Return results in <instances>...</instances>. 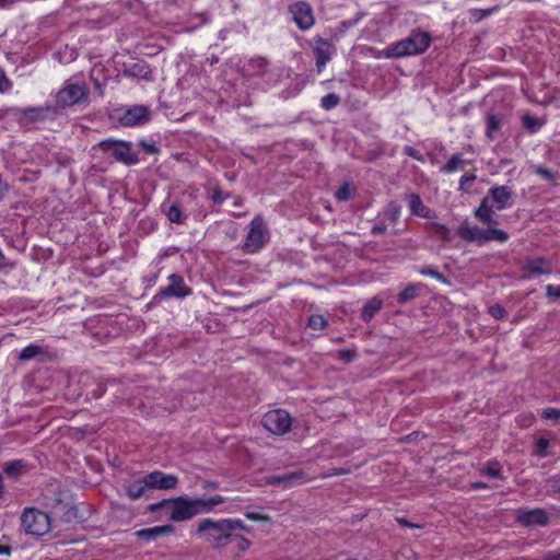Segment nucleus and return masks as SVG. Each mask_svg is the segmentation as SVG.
I'll list each match as a JSON object with an SVG mask.
<instances>
[{"label":"nucleus","instance_id":"20e7f679","mask_svg":"<svg viewBox=\"0 0 560 560\" xmlns=\"http://www.w3.org/2000/svg\"><path fill=\"white\" fill-rule=\"evenodd\" d=\"M168 284L161 288L147 304L148 308H152L159 304H161L164 300L168 299H185L189 296L192 291L189 288L183 276L178 273H172L167 277Z\"/></svg>","mask_w":560,"mask_h":560},{"label":"nucleus","instance_id":"de8ad7c7","mask_svg":"<svg viewBox=\"0 0 560 560\" xmlns=\"http://www.w3.org/2000/svg\"><path fill=\"white\" fill-rule=\"evenodd\" d=\"M534 172L547 180H552L555 178L553 173L542 165L535 166Z\"/></svg>","mask_w":560,"mask_h":560},{"label":"nucleus","instance_id":"c756f323","mask_svg":"<svg viewBox=\"0 0 560 560\" xmlns=\"http://www.w3.org/2000/svg\"><path fill=\"white\" fill-rule=\"evenodd\" d=\"M42 353H43V348L40 346L31 343L20 351L18 359L20 361H28Z\"/></svg>","mask_w":560,"mask_h":560},{"label":"nucleus","instance_id":"774afa93","mask_svg":"<svg viewBox=\"0 0 560 560\" xmlns=\"http://www.w3.org/2000/svg\"><path fill=\"white\" fill-rule=\"evenodd\" d=\"M3 261H4V255H3L2 250L0 249V268H2L4 266Z\"/></svg>","mask_w":560,"mask_h":560},{"label":"nucleus","instance_id":"cd10ccee","mask_svg":"<svg viewBox=\"0 0 560 560\" xmlns=\"http://www.w3.org/2000/svg\"><path fill=\"white\" fill-rule=\"evenodd\" d=\"M465 160L462 154L456 153L453 154L450 160L441 167V173L444 174H453L459 170H463L465 166Z\"/></svg>","mask_w":560,"mask_h":560},{"label":"nucleus","instance_id":"423d86ee","mask_svg":"<svg viewBox=\"0 0 560 560\" xmlns=\"http://www.w3.org/2000/svg\"><path fill=\"white\" fill-rule=\"evenodd\" d=\"M267 242V229L261 215H256L249 222L247 235L242 244V250L247 254L259 252Z\"/></svg>","mask_w":560,"mask_h":560},{"label":"nucleus","instance_id":"f704fd0d","mask_svg":"<svg viewBox=\"0 0 560 560\" xmlns=\"http://www.w3.org/2000/svg\"><path fill=\"white\" fill-rule=\"evenodd\" d=\"M482 472L491 478L502 477L501 465L499 462L495 460L488 462L485 468L482 469Z\"/></svg>","mask_w":560,"mask_h":560},{"label":"nucleus","instance_id":"2f4dec72","mask_svg":"<svg viewBox=\"0 0 560 560\" xmlns=\"http://www.w3.org/2000/svg\"><path fill=\"white\" fill-rule=\"evenodd\" d=\"M25 467L26 463L23 459H15L8 463L3 470L8 476L18 478Z\"/></svg>","mask_w":560,"mask_h":560},{"label":"nucleus","instance_id":"864d4df0","mask_svg":"<svg viewBox=\"0 0 560 560\" xmlns=\"http://www.w3.org/2000/svg\"><path fill=\"white\" fill-rule=\"evenodd\" d=\"M476 179V175L474 173L463 175L459 179V187L458 189L462 191H468V188L466 187V184L469 182H474Z\"/></svg>","mask_w":560,"mask_h":560},{"label":"nucleus","instance_id":"4d7b16f0","mask_svg":"<svg viewBox=\"0 0 560 560\" xmlns=\"http://www.w3.org/2000/svg\"><path fill=\"white\" fill-rule=\"evenodd\" d=\"M541 560H560V551H547Z\"/></svg>","mask_w":560,"mask_h":560},{"label":"nucleus","instance_id":"6ab92c4d","mask_svg":"<svg viewBox=\"0 0 560 560\" xmlns=\"http://www.w3.org/2000/svg\"><path fill=\"white\" fill-rule=\"evenodd\" d=\"M124 75L128 78H136L141 80H151L152 70L147 61L138 60L124 69Z\"/></svg>","mask_w":560,"mask_h":560},{"label":"nucleus","instance_id":"0e129e2a","mask_svg":"<svg viewBox=\"0 0 560 560\" xmlns=\"http://www.w3.org/2000/svg\"><path fill=\"white\" fill-rule=\"evenodd\" d=\"M11 553V547L5 545H0V556L3 555H10Z\"/></svg>","mask_w":560,"mask_h":560},{"label":"nucleus","instance_id":"a211bd4d","mask_svg":"<svg viewBox=\"0 0 560 560\" xmlns=\"http://www.w3.org/2000/svg\"><path fill=\"white\" fill-rule=\"evenodd\" d=\"M52 113L50 107H24L18 109V115L21 120L27 122L43 121L48 115Z\"/></svg>","mask_w":560,"mask_h":560},{"label":"nucleus","instance_id":"f257e3e1","mask_svg":"<svg viewBox=\"0 0 560 560\" xmlns=\"http://www.w3.org/2000/svg\"><path fill=\"white\" fill-rule=\"evenodd\" d=\"M225 498L215 494L208 499H191L188 495H180L171 500H162L149 506V511L155 512L163 506L170 510V518L174 522H184L191 520L196 515L210 513L219 504H222Z\"/></svg>","mask_w":560,"mask_h":560},{"label":"nucleus","instance_id":"5701e85b","mask_svg":"<svg viewBox=\"0 0 560 560\" xmlns=\"http://www.w3.org/2000/svg\"><path fill=\"white\" fill-rule=\"evenodd\" d=\"M476 219L480 220L487 225H497L495 212L489 205V198L486 197L481 200L479 207L475 210Z\"/></svg>","mask_w":560,"mask_h":560},{"label":"nucleus","instance_id":"4468645a","mask_svg":"<svg viewBox=\"0 0 560 560\" xmlns=\"http://www.w3.org/2000/svg\"><path fill=\"white\" fill-rule=\"evenodd\" d=\"M314 40V55L316 67L318 72H320L326 67L327 62L331 59V56L335 52V47L330 40L319 36L315 37Z\"/></svg>","mask_w":560,"mask_h":560},{"label":"nucleus","instance_id":"72a5a7b5","mask_svg":"<svg viewBox=\"0 0 560 560\" xmlns=\"http://www.w3.org/2000/svg\"><path fill=\"white\" fill-rule=\"evenodd\" d=\"M166 215L172 223L176 224H182L186 220V217L182 213V210L176 205H172L168 208Z\"/></svg>","mask_w":560,"mask_h":560},{"label":"nucleus","instance_id":"338daca9","mask_svg":"<svg viewBox=\"0 0 560 560\" xmlns=\"http://www.w3.org/2000/svg\"><path fill=\"white\" fill-rule=\"evenodd\" d=\"M3 494H4V485H3L2 475L0 474V499L3 498Z\"/></svg>","mask_w":560,"mask_h":560},{"label":"nucleus","instance_id":"9d476101","mask_svg":"<svg viewBox=\"0 0 560 560\" xmlns=\"http://www.w3.org/2000/svg\"><path fill=\"white\" fill-rule=\"evenodd\" d=\"M292 21L300 31H308L315 24V15L312 5L306 1H295L288 7Z\"/></svg>","mask_w":560,"mask_h":560},{"label":"nucleus","instance_id":"f3484780","mask_svg":"<svg viewBox=\"0 0 560 560\" xmlns=\"http://www.w3.org/2000/svg\"><path fill=\"white\" fill-rule=\"evenodd\" d=\"M523 270L532 276L550 275L552 272L550 261L544 257L527 258L524 261Z\"/></svg>","mask_w":560,"mask_h":560},{"label":"nucleus","instance_id":"e2e57ef3","mask_svg":"<svg viewBox=\"0 0 560 560\" xmlns=\"http://www.w3.org/2000/svg\"><path fill=\"white\" fill-rule=\"evenodd\" d=\"M488 488H489L488 485L485 482H481V481L471 483V489H474V490L488 489Z\"/></svg>","mask_w":560,"mask_h":560},{"label":"nucleus","instance_id":"6e6d98bb","mask_svg":"<svg viewBox=\"0 0 560 560\" xmlns=\"http://www.w3.org/2000/svg\"><path fill=\"white\" fill-rule=\"evenodd\" d=\"M387 230V224L386 222L383 220L382 222L373 225L371 232L372 234L376 235V234H384Z\"/></svg>","mask_w":560,"mask_h":560},{"label":"nucleus","instance_id":"e433bc0d","mask_svg":"<svg viewBox=\"0 0 560 560\" xmlns=\"http://www.w3.org/2000/svg\"><path fill=\"white\" fill-rule=\"evenodd\" d=\"M340 102V97L335 94V93H329L327 95H325L324 97H322L320 100V106L326 109V110H330L332 108H335Z\"/></svg>","mask_w":560,"mask_h":560},{"label":"nucleus","instance_id":"ddd939ff","mask_svg":"<svg viewBox=\"0 0 560 560\" xmlns=\"http://www.w3.org/2000/svg\"><path fill=\"white\" fill-rule=\"evenodd\" d=\"M179 479L176 475L154 470L147 475V485L151 489L173 490L178 486Z\"/></svg>","mask_w":560,"mask_h":560},{"label":"nucleus","instance_id":"39448f33","mask_svg":"<svg viewBox=\"0 0 560 560\" xmlns=\"http://www.w3.org/2000/svg\"><path fill=\"white\" fill-rule=\"evenodd\" d=\"M21 525L25 534L43 536L50 529V517L35 508H27L21 515Z\"/></svg>","mask_w":560,"mask_h":560},{"label":"nucleus","instance_id":"aec40b11","mask_svg":"<svg viewBox=\"0 0 560 560\" xmlns=\"http://www.w3.org/2000/svg\"><path fill=\"white\" fill-rule=\"evenodd\" d=\"M482 233L483 229L471 225L467 220L457 229V235L468 243L477 242L478 244H481Z\"/></svg>","mask_w":560,"mask_h":560},{"label":"nucleus","instance_id":"c03bdc74","mask_svg":"<svg viewBox=\"0 0 560 560\" xmlns=\"http://www.w3.org/2000/svg\"><path fill=\"white\" fill-rule=\"evenodd\" d=\"M541 418L546 420H558L560 419V410L556 408H545L541 412Z\"/></svg>","mask_w":560,"mask_h":560},{"label":"nucleus","instance_id":"37998d69","mask_svg":"<svg viewBox=\"0 0 560 560\" xmlns=\"http://www.w3.org/2000/svg\"><path fill=\"white\" fill-rule=\"evenodd\" d=\"M232 542H236V546H237L238 550H241V551L248 549L250 546V542L247 538L236 534L235 532H234V538L232 539Z\"/></svg>","mask_w":560,"mask_h":560},{"label":"nucleus","instance_id":"f8f14e48","mask_svg":"<svg viewBox=\"0 0 560 560\" xmlns=\"http://www.w3.org/2000/svg\"><path fill=\"white\" fill-rule=\"evenodd\" d=\"M307 481H311V478H308L306 474L301 469L283 475L269 476L266 478L267 485L279 486L282 489H290L294 486L303 485Z\"/></svg>","mask_w":560,"mask_h":560},{"label":"nucleus","instance_id":"49530a36","mask_svg":"<svg viewBox=\"0 0 560 560\" xmlns=\"http://www.w3.org/2000/svg\"><path fill=\"white\" fill-rule=\"evenodd\" d=\"M355 351L350 349H341L338 351V357L345 362L350 363L355 358Z\"/></svg>","mask_w":560,"mask_h":560},{"label":"nucleus","instance_id":"a878e982","mask_svg":"<svg viewBox=\"0 0 560 560\" xmlns=\"http://www.w3.org/2000/svg\"><path fill=\"white\" fill-rule=\"evenodd\" d=\"M502 128V118L497 114H488L486 117V137L492 141L499 137Z\"/></svg>","mask_w":560,"mask_h":560},{"label":"nucleus","instance_id":"052dcab7","mask_svg":"<svg viewBox=\"0 0 560 560\" xmlns=\"http://www.w3.org/2000/svg\"><path fill=\"white\" fill-rule=\"evenodd\" d=\"M549 446V441L547 439L540 438L537 441V447L540 452H544Z\"/></svg>","mask_w":560,"mask_h":560},{"label":"nucleus","instance_id":"473e14b6","mask_svg":"<svg viewBox=\"0 0 560 560\" xmlns=\"http://www.w3.org/2000/svg\"><path fill=\"white\" fill-rule=\"evenodd\" d=\"M419 287L416 284L407 285L398 295V303L405 304L417 296Z\"/></svg>","mask_w":560,"mask_h":560},{"label":"nucleus","instance_id":"9b49d317","mask_svg":"<svg viewBox=\"0 0 560 560\" xmlns=\"http://www.w3.org/2000/svg\"><path fill=\"white\" fill-rule=\"evenodd\" d=\"M516 521L526 527L547 526L550 517L541 508L536 509H518L515 512Z\"/></svg>","mask_w":560,"mask_h":560},{"label":"nucleus","instance_id":"dca6fc26","mask_svg":"<svg viewBox=\"0 0 560 560\" xmlns=\"http://www.w3.org/2000/svg\"><path fill=\"white\" fill-rule=\"evenodd\" d=\"M406 200L408 202V207L412 215H417L428 220L436 219V213L423 203L422 199L418 194L412 192L406 195Z\"/></svg>","mask_w":560,"mask_h":560},{"label":"nucleus","instance_id":"a18cd8bd","mask_svg":"<svg viewBox=\"0 0 560 560\" xmlns=\"http://www.w3.org/2000/svg\"><path fill=\"white\" fill-rule=\"evenodd\" d=\"M404 153L410 158H412L413 160L416 161H419V162H424V158L423 155L417 150L415 149L413 147H410V145H406L404 148Z\"/></svg>","mask_w":560,"mask_h":560},{"label":"nucleus","instance_id":"69168bd1","mask_svg":"<svg viewBox=\"0 0 560 560\" xmlns=\"http://www.w3.org/2000/svg\"><path fill=\"white\" fill-rule=\"evenodd\" d=\"M7 191H8V186L5 184L0 183V200L5 197Z\"/></svg>","mask_w":560,"mask_h":560},{"label":"nucleus","instance_id":"7ed1b4c3","mask_svg":"<svg viewBox=\"0 0 560 560\" xmlns=\"http://www.w3.org/2000/svg\"><path fill=\"white\" fill-rule=\"evenodd\" d=\"M431 35L424 31H412L402 38L384 49L385 58H402L423 54L431 44Z\"/></svg>","mask_w":560,"mask_h":560},{"label":"nucleus","instance_id":"412c9836","mask_svg":"<svg viewBox=\"0 0 560 560\" xmlns=\"http://www.w3.org/2000/svg\"><path fill=\"white\" fill-rule=\"evenodd\" d=\"M493 202L498 203L497 209L503 210L511 206L512 190L508 186H497L489 190Z\"/></svg>","mask_w":560,"mask_h":560},{"label":"nucleus","instance_id":"393cba45","mask_svg":"<svg viewBox=\"0 0 560 560\" xmlns=\"http://www.w3.org/2000/svg\"><path fill=\"white\" fill-rule=\"evenodd\" d=\"M383 299L381 296H373L362 307L361 318L363 322L369 323L373 316L383 307Z\"/></svg>","mask_w":560,"mask_h":560},{"label":"nucleus","instance_id":"8fccbe9b","mask_svg":"<svg viewBox=\"0 0 560 560\" xmlns=\"http://www.w3.org/2000/svg\"><path fill=\"white\" fill-rule=\"evenodd\" d=\"M12 83L5 75L4 71L0 69V93L8 92L11 90Z\"/></svg>","mask_w":560,"mask_h":560},{"label":"nucleus","instance_id":"1a4fd4ad","mask_svg":"<svg viewBox=\"0 0 560 560\" xmlns=\"http://www.w3.org/2000/svg\"><path fill=\"white\" fill-rule=\"evenodd\" d=\"M261 424L272 434L282 435L291 429L292 419L288 411L275 409L264 415Z\"/></svg>","mask_w":560,"mask_h":560},{"label":"nucleus","instance_id":"13d9d810","mask_svg":"<svg viewBox=\"0 0 560 560\" xmlns=\"http://www.w3.org/2000/svg\"><path fill=\"white\" fill-rule=\"evenodd\" d=\"M397 522H398V524H400L404 527H409V528H418V527H420L419 525L412 524V523H410L409 521H407L404 517H398Z\"/></svg>","mask_w":560,"mask_h":560},{"label":"nucleus","instance_id":"6e6552de","mask_svg":"<svg viewBox=\"0 0 560 560\" xmlns=\"http://www.w3.org/2000/svg\"><path fill=\"white\" fill-rule=\"evenodd\" d=\"M98 147L126 165H136L139 163V158L137 153L132 152L130 142L106 139L101 141Z\"/></svg>","mask_w":560,"mask_h":560},{"label":"nucleus","instance_id":"603ef678","mask_svg":"<svg viewBox=\"0 0 560 560\" xmlns=\"http://www.w3.org/2000/svg\"><path fill=\"white\" fill-rule=\"evenodd\" d=\"M245 516L247 520L254 521V522H268L270 520L269 516L264 515L258 512H246Z\"/></svg>","mask_w":560,"mask_h":560},{"label":"nucleus","instance_id":"4c0bfd02","mask_svg":"<svg viewBox=\"0 0 560 560\" xmlns=\"http://www.w3.org/2000/svg\"><path fill=\"white\" fill-rule=\"evenodd\" d=\"M327 325V320L323 315L314 314L308 318V327L315 330L324 329Z\"/></svg>","mask_w":560,"mask_h":560},{"label":"nucleus","instance_id":"c9c22d12","mask_svg":"<svg viewBox=\"0 0 560 560\" xmlns=\"http://www.w3.org/2000/svg\"><path fill=\"white\" fill-rule=\"evenodd\" d=\"M522 124L524 128L528 129L530 132H536L542 126V122L539 119L528 114L522 117Z\"/></svg>","mask_w":560,"mask_h":560},{"label":"nucleus","instance_id":"79ce46f5","mask_svg":"<svg viewBox=\"0 0 560 560\" xmlns=\"http://www.w3.org/2000/svg\"><path fill=\"white\" fill-rule=\"evenodd\" d=\"M229 195H225L219 187H214L210 190L209 198L215 203H222Z\"/></svg>","mask_w":560,"mask_h":560},{"label":"nucleus","instance_id":"4be33fe9","mask_svg":"<svg viewBox=\"0 0 560 560\" xmlns=\"http://www.w3.org/2000/svg\"><path fill=\"white\" fill-rule=\"evenodd\" d=\"M126 494L131 500H138L150 490V486L147 485V475L142 478L135 479L126 486Z\"/></svg>","mask_w":560,"mask_h":560},{"label":"nucleus","instance_id":"bf43d9fd","mask_svg":"<svg viewBox=\"0 0 560 560\" xmlns=\"http://www.w3.org/2000/svg\"><path fill=\"white\" fill-rule=\"evenodd\" d=\"M550 487L552 488L553 491L560 492V478L553 477L552 479H550Z\"/></svg>","mask_w":560,"mask_h":560},{"label":"nucleus","instance_id":"3c124183","mask_svg":"<svg viewBox=\"0 0 560 560\" xmlns=\"http://www.w3.org/2000/svg\"><path fill=\"white\" fill-rule=\"evenodd\" d=\"M420 273L423 275V276H428V277L434 278V279H436L439 281H442V282L445 281V278L443 277V275L441 272H439L436 269H433V268L422 269L420 271Z\"/></svg>","mask_w":560,"mask_h":560},{"label":"nucleus","instance_id":"2eb2a0df","mask_svg":"<svg viewBox=\"0 0 560 560\" xmlns=\"http://www.w3.org/2000/svg\"><path fill=\"white\" fill-rule=\"evenodd\" d=\"M150 119V113L148 107L143 105H136L125 110L120 117V122L127 127H133L142 125Z\"/></svg>","mask_w":560,"mask_h":560},{"label":"nucleus","instance_id":"a19ab883","mask_svg":"<svg viewBox=\"0 0 560 560\" xmlns=\"http://www.w3.org/2000/svg\"><path fill=\"white\" fill-rule=\"evenodd\" d=\"M335 197L338 201H347L351 198V188L349 184L342 185L336 192Z\"/></svg>","mask_w":560,"mask_h":560},{"label":"nucleus","instance_id":"ea45409f","mask_svg":"<svg viewBox=\"0 0 560 560\" xmlns=\"http://www.w3.org/2000/svg\"><path fill=\"white\" fill-rule=\"evenodd\" d=\"M488 313L494 318V319H503L506 317L505 310L500 304H493L488 307Z\"/></svg>","mask_w":560,"mask_h":560},{"label":"nucleus","instance_id":"5fc2aeb1","mask_svg":"<svg viewBox=\"0 0 560 560\" xmlns=\"http://www.w3.org/2000/svg\"><path fill=\"white\" fill-rule=\"evenodd\" d=\"M546 296L560 299V285L548 284L546 287Z\"/></svg>","mask_w":560,"mask_h":560},{"label":"nucleus","instance_id":"f03ea898","mask_svg":"<svg viewBox=\"0 0 560 560\" xmlns=\"http://www.w3.org/2000/svg\"><path fill=\"white\" fill-rule=\"evenodd\" d=\"M236 530L249 532L238 518H202L198 522L196 534L203 537L212 548L220 549L232 542Z\"/></svg>","mask_w":560,"mask_h":560},{"label":"nucleus","instance_id":"58836bf2","mask_svg":"<svg viewBox=\"0 0 560 560\" xmlns=\"http://www.w3.org/2000/svg\"><path fill=\"white\" fill-rule=\"evenodd\" d=\"M138 145L147 153V154H158L160 153L159 147L153 141L140 140Z\"/></svg>","mask_w":560,"mask_h":560},{"label":"nucleus","instance_id":"b1692460","mask_svg":"<svg viewBox=\"0 0 560 560\" xmlns=\"http://www.w3.org/2000/svg\"><path fill=\"white\" fill-rule=\"evenodd\" d=\"M174 532V527L172 525H161L154 526L151 528H144L136 532V536L138 538H142L147 541H151L156 539L160 536L168 535Z\"/></svg>","mask_w":560,"mask_h":560},{"label":"nucleus","instance_id":"0eeeda50","mask_svg":"<svg viewBox=\"0 0 560 560\" xmlns=\"http://www.w3.org/2000/svg\"><path fill=\"white\" fill-rule=\"evenodd\" d=\"M89 90L84 83L75 82L69 79L56 95L57 104L65 108L70 107L88 100Z\"/></svg>","mask_w":560,"mask_h":560},{"label":"nucleus","instance_id":"bb28decb","mask_svg":"<svg viewBox=\"0 0 560 560\" xmlns=\"http://www.w3.org/2000/svg\"><path fill=\"white\" fill-rule=\"evenodd\" d=\"M509 240V233L497 229L493 225H488L487 229H483L481 244H486L489 242H498L505 243Z\"/></svg>","mask_w":560,"mask_h":560},{"label":"nucleus","instance_id":"c85d7f7f","mask_svg":"<svg viewBox=\"0 0 560 560\" xmlns=\"http://www.w3.org/2000/svg\"><path fill=\"white\" fill-rule=\"evenodd\" d=\"M401 214V207L395 202H389L383 212V220L389 224H396Z\"/></svg>","mask_w":560,"mask_h":560},{"label":"nucleus","instance_id":"09e8293b","mask_svg":"<svg viewBox=\"0 0 560 560\" xmlns=\"http://www.w3.org/2000/svg\"><path fill=\"white\" fill-rule=\"evenodd\" d=\"M495 10V8H490V9H472L470 11L471 15L476 18L477 21H480L485 18H487L488 15H490L493 11Z\"/></svg>","mask_w":560,"mask_h":560},{"label":"nucleus","instance_id":"7c9ffc66","mask_svg":"<svg viewBox=\"0 0 560 560\" xmlns=\"http://www.w3.org/2000/svg\"><path fill=\"white\" fill-rule=\"evenodd\" d=\"M427 230L433 231L435 235L443 242L450 241L451 231L445 224H441L438 222L428 223L425 225Z\"/></svg>","mask_w":560,"mask_h":560},{"label":"nucleus","instance_id":"680f3d73","mask_svg":"<svg viewBox=\"0 0 560 560\" xmlns=\"http://www.w3.org/2000/svg\"><path fill=\"white\" fill-rule=\"evenodd\" d=\"M97 390H94L92 394L95 398L101 397L105 393V387L102 383H100Z\"/></svg>","mask_w":560,"mask_h":560}]
</instances>
